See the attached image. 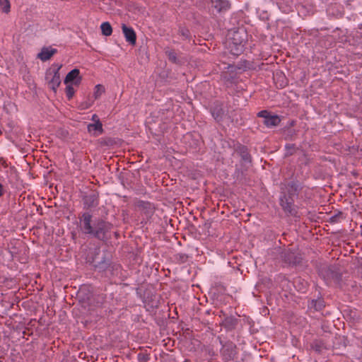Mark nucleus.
<instances>
[{
    "label": "nucleus",
    "mask_w": 362,
    "mask_h": 362,
    "mask_svg": "<svg viewBox=\"0 0 362 362\" xmlns=\"http://www.w3.org/2000/svg\"><path fill=\"white\" fill-rule=\"evenodd\" d=\"M83 204L87 209L95 207L98 204L97 196L95 194L86 195L83 197Z\"/></svg>",
    "instance_id": "obj_10"
},
{
    "label": "nucleus",
    "mask_w": 362,
    "mask_h": 362,
    "mask_svg": "<svg viewBox=\"0 0 362 362\" xmlns=\"http://www.w3.org/2000/svg\"><path fill=\"white\" fill-rule=\"evenodd\" d=\"M259 117L264 119V124L268 128H272L279 124L281 118L276 115H272L267 110H262L257 113Z\"/></svg>",
    "instance_id": "obj_3"
},
{
    "label": "nucleus",
    "mask_w": 362,
    "mask_h": 362,
    "mask_svg": "<svg viewBox=\"0 0 362 362\" xmlns=\"http://www.w3.org/2000/svg\"><path fill=\"white\" fill-rule=\"evenodd\" d=\"M100 28L102 33L105 36H110L112 34V29L111 25L108 22H104L101 24Z\"/></svg>",
    "instance_id": "obj_14"
},
{
    "label": "nucleus",
    "mask_w": 362,
    "mask_h": 362,
    "mask_svg": "<svg viewBox=\"0 0 362 362\" xmlns=\"http://www.w3.org/2000/svg\"><path fill=\"white\" fill-rule=\"evenodd\" d=\"M79 74H80V72H79L78 69H74L71 70L66 75V76L64 79V83L66 84L71 83L73 85H78L81 80Z\"/></svg>",
    "instance_id": "obj_5"
},
{
    "label": "nucleus",
    "mask_w": 362,
    "mask_h": 362,
    "mask_svg": "<svg viewBox=\"0 0 362 362\" xmlns=\"http://www.w3.org/2000/svg\"><path fill=\"white\" fill-rule=\"evenodd\" d=\"M245 40L246 34L244 30L233 31L228 42L230 52L234 56L240 55L244 50Z\"/></svg>",
    "instance_id": "obj_2"
},
{
    "label": "nucleus",
    "mask_w": 362,
    "mask_h": 362,
    "mask_svg": "<svg viewBox=\"0 0 362 362\" xmlns=\"http://www.w3.org/2000/svg\"><path fill=\"white\" fill-rule=\"evenodd\" d=\"M87 129L88 132L93 136H98L101 134L103 132V124L101 122H94L88 124Z\"/></svg>",
    "instance_id": "obj_9"
},
{
    "label": "nucleus",
    "mask_w": 362,
    "mask_h": 362,
    "mask_svg": "<svg viewBox=\"0 0 362 362\" xmlns=\"http://www.w3.org/2000/svg\"><path fill=\"white\" fill-rule=\"evenodd\" d=\"M304 288H305V287L302 288V290H301L302 293H304V291H303Z\"/></svg>",
    "instance_id": "obj_28"
},
{
    "label": "nucleus",
    "mask_w": 362,
    "mask_h": 362,
    "mask_svg": "<svg viewBox=\"0 0 362 362\" xmlns=\"http://www.w3.org/2000/svg\"><path fill=\"white\" fill-rule=\"evenodd\" d=\"M66 93L68 98H71L74 94V88L70 85H67L66 88Z\"/></svg>",
    "instance_id": "obj_18"
},
{
    "label": "nucleus",
    "mask_w": 362,
    "mask_h": 362,
    "mask_svg": "<svg viewBox=\"0 0 362 362\" xmlns=\"http://www.w3.org/2000/svg\"><path fill=\"white\" fill-rule=\"evenodd\" d=\"M95 89L96 90L95 91L94 95L95 98H98L100 95L101 93L103 91V88L100 85H97L95 86Z\"/></svg>",
    "instance_id": "obj_21"
},
{
    "label": "nucleus",
    "mask_w": 362,
    "mask_h": 362,
    "mask_svg": "<svg viewBox=\"0 0 362 362\" xmlns=\"http://www.w3.org/2000/svg\"><path fill=\"white\" fill-rule=\"evenodd\" d=\"M280 204L286 211L292 213V211H293L292 204L291 202H288L286 195H284L283 197H281L280 198Z\"/></svg>",
    "instance_id": "obj_13"
},
{
    "label": "nucleus",
    "mask_w": 362,
    "mask_h": 362,
    "mask_svg": "<svg viewBox=\"0 0 362 362\" xmlns=\"http://www.w3.org/2000/svg\"><path fill=\"white\" fill-rule=\"evenodd\" d=\"M242 157L245 160V161H250V156L249 154L247 153V152H243V155H242Z\"/></svg>",
    "instance_id": "obj_22"
},
{
    "label": "nucleus",
    "mask_w": 362,
    "mask_h": 362,
    "mask_svg": "<svg viewBox=\"0 0 362 362\" xmlns=\"http://www.w3.org/2000/svg\"><path fill=\"white\" fill-rule=\"evenodd\" d=\"M233 66H231L230 65H228L227 66V68L229 69V68H232Z\"/></svg>",
    "instance_id": "obj_27"
},
{
    "label": "nucleus",
    "mask_w": 362,
    "mask_h": 362,
    "mask_svg": "<svg viewBox=\"0 0 362 362\" xmlns=\"http://www.w3.org/2000/svg\"><path fill=\"white\" fill-rule=\"evenodd\" d=\"M182 35H184V36H185L186 37H188V35H189V31H188L187 30H183V31L182 32Z\"/></svg>",
    "instance_id": "obj_24"
},
{
    "label": "nucleus",
    "mask_w": 362,
    "mask_h": 362,
    "mask_svg": "<svg viewBox=\"0 0 362 362\" xmlns=\"http://www.w3.org/2000/svg\"><path fill=\"white\" fill-rule=\"evenodd\" d=\"M90 1L93 4L96 3L98 1V0H90Z\"/></svg>",
    "instance_id": "obj_26"
},
{
    "label": "nucleus",
    "mask_w": 362,
    "mask_h": 362,
    "mask_svg": "<svg viewBox=\"0 0 362 362\" xmlns=\"http://www.w3.org/2000/svg\"><path fill=\"white\" fill-rule=\"evenodd\" d=\"M10 3L8 0H0V9L4 13H8L10 11Z\"/></svg>",
    "instance_id": "obj_15"
},
{
    "label": "nucleus",
    "mask_w": 362,
    "mask_h": 362,
    "mask_svg": "<svg viewBox=\"0 0 362 362\" xmlns=\"http://www.w3.org/2000/svg\"><path fill=\"white\" fill-rule=\"evenodd\" d=\"M122 28L126 40L129 43L134 45L136 43V34L134 30L124 24L122 25Z\"/></svg>",
    "instance_id": "obj_7"
},
{
    "label": "nucleus",
    "mask_w": 362,
    "mask_h": 362,
    "mask_svg": "<svg viewBox=\"0 0 362 362\" xmlns=\"http://www.w3.org/2000/svg\"><path fill=\"white\" fill-rule=\"evenodd\" d=\"M341 218V214L339 213V214L330 217V222L333 223L339 222Z\"/></svg>",
    "instance_id": "obj_20"
},
{
    "label": "nucleus",
    "mask_w": 362,
    "mask_h": 362,
    "mask_svg": "<svg viewBox=\"0 0 362 362\" xmlns=\"http://www.w3.org/2000/svg\"><path fill=\"white\" fill-rule=\"evenodd\" d=\"M281 257L284 259L285 262L289 264H295L298 262L297 257L291 249L286 250L282 252Z\"/></svg>",
    "instance_id": "obj_8"
},
{
    "label": "nucleus",
    "mask_w": 362,
    "mask_h": 362,
    "mask_svg": "<svg viewBox=\"0 0 362 362\" xmlns=\"http://www.w3.org/2000/svg\"><path fill=\"white\" fill-rule=\"evenodd\" d=\"M223 112V109L220 106H216L211 109V115L217 122L221 120Z\"/></svg>",
    "instance_id": "obj_12"
},
{
    "label": "nucleus",
    "mask_w": 362,
    "mask_h": 362,
    "mask_svg": "<svg viewBox=\"0 0 362 362\" xmlns=\"http://www.w3.org/2000/svg\"><path fill=\"white\" fill-rule=\"evenodd\" d=\"M214 7L218 12H221L224 10H227L230 7L228 1L226 0H217L214 5Z\"/></svg>",
    "instance_id": "obj_11"
},
{
    "label": "nucleus",
    "mask_w": 362,
    "mask_h": 362,
    "mask_svg": "<svg viewBox=\"0 0 362 362\" xmlns=\"http://www.w3.org/2000/svg\"><path fill=\"white\" fill-rule=\"evenodd\" d=\"M2 193H3V187L2 185L0 184V196L2 195Z\"/></svg>",
    "instance_id": "obj_25"
},
{
    "label": "nucleus",
    "mask_w": 362,
    "mask_h": 362,
    "mask_svg": "<svg viewBox=\"0 0 362 362\" xmlns=\"http://www.w3.org/2000/svg\"><path fill=\"white\" fill-rule=\"evenodd\" d=\"M46 80L49 86L55 91L61 83L59 69L49 71L46 74Z\"/></svg>",
    "instance_id": "obj_4"
},
{
    "label": "nucleus",
    "mask_w": 362,
    "mask_h": 362,
    "mask_svg": "<svg viewBox=\"0 0 362 362\" xmlns=\"http://www.w3.org/2000/svg\"><path fill=\"white\" fill-rule=\"evenodd\" d=\"M166 54L168 57V59L171 62H177L176 53L174 51H172V50L168 51V52H166Z\"/></svg>",
    "instance_id": "obj_19"
},
{
    "label": "nucleus",
    "mask_w": 362,
    "mask_h": 362,
    "mask_svg": "<svg viewBox=\"0 0 362 362\" xmlns=\"http://www.w3.org/2000/svg\"><path fill=\"white\" fill-rule=\"evenodd\" d=\"M57 50L51 47H44L42 48L40 52L38 53L37 57L43 62L49 60Z\"/></svg>",
    "instance_id": "obj_6"
},
{
    "label": "nucleus",
    "mask_w": 362,
    "mask_h": 362,
    "mask_svg": "<svg viewBox=\"0 0 362 362\" xmlns=\"http://www.w3.org/2000/svg\"><path fill=\"white\" fill-rule=\"evenodd\" d=\"M137 358L139 362H147L150 359V357L148 354L141 352L138 354Z\"/></svg>",
    "instance_id": "obj_17"
},
{
    "label": "nucleus",
    "mask_w": 362,
    "mask_h": 362,
    "mask_svg": "<svg viewBox=\"0 0 362 362\" xmlns=\"http://www.w3.org/2000/svg\"><path fill=\"white\" fill-rule=\"evenodd\" d=\"M141 206L144 208V209L146 210V218L150 217L153 213V208L152 207L151 204L148 202H144Z\"/></svg>",
    "instance_id": "obj_16"
},
{
    "label": "nucleus",
    "mask_w": 362,
    "mask_h": 362,
    "mask_svg": "<svg viewBox=\"0 0 362 362\" xmlns=\"http://www.w3.org/2000/svg\"><path fill=\"white\" fill-rule=\"evenodd\" d=\"M91 119L94 122H100L98 115H92V118Z\"/></svg>",
    "instance_id": "obj_23"
},
{
    "label": "nucleus",
    "mask_w": 362,
    "mask_h": 362,
    "mask_svg": "<svg viewBox=\"0 0 362 362\" xmlns=\"http://www.w3.org/2000/svg\"><path fill=\"white\" fill-rule=\"evenodd\" d=\"M112 225L100 218H93L89 212H85L80 218V228L81 232L90 237L103 240L111 229Z\"/></svg>",
    "instance_id": "obj_1"
}]
</instances>
